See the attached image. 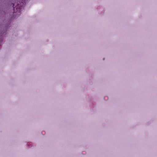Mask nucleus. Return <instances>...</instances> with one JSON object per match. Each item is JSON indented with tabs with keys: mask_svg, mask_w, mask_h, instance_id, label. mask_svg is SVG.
Listing matches in <instances>:
<instances>
[{
	"mask_svg": "<svg viewBox=\"0 0 157 157\" xmlns=\"http://www.w3.org/2000/svg\"><path fill=\"white\" fill-rule=\"evenodd\" d=\"M14 6V4H13V6Z\"/></svg>",
	"mask_w": 157,
	"mask_h": 157,
	"instance_id": "obj_1",
	"label": "nucleus"
},
{
	"mask_svg": "<svg viewBox=\"0 0 157 157\" xmlns=\"http://www.w3.org/2000/svg\"><path fill=\"white\" fill-rule=\"evenodd\" d=\"M18 7V6L17 5V7Z\"/></svg>",
	"mask_w": 157,
	"mask_h": 157,
	"instance_id": "obj_2",
	"label": "nucleus"
}]
</instances>
